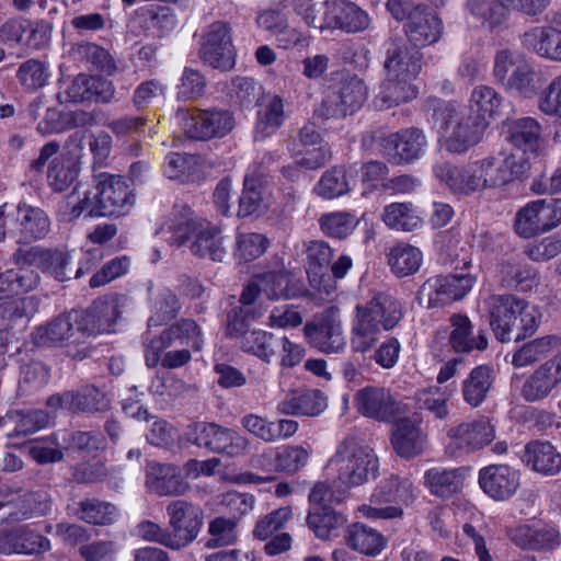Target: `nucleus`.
Listing matches in <instances>:
<instances>
[{
	"mask_svg": "<svg viewBox=\"0 0 561 561\" xmlns=\"http://www.w3.org/2000/svg\"><path fill=\"white\" fill-rule=\"evenodd\" d=\"M490 325L501 342L520 341L537 330L536 317L529 312L528 304L514 295H491L485 300Z\"/></svg>",
	"mask_w": 561,
	"mask_h": 561,
	"instance_id": "nucleus-1",
	"label": "nucleus"
},
{
	"mask_svg": "<svg viewBox=\"0 0 561 561\" xmlns=\"http://www.w3.org/2000/svg\"><path fill=\"white\" fill-rule=\"evenodd\" d=\"M329 467L336 474V488L351 489L375 479L379 460L370 447L360 444L355 437H346L337 445Z\"/></svg>",
	"mask_w": 561,
	"mask_h": 561,
	"instance_id": "nucleus-2",
	"label": "nucleus"
},
{
	"mask_svg": "<svg viewBox=\"0 0 561 561\" xmlns=\"http://www.w3.org/2000/svg\"><path fill=\"white\" fill-rule=\"evenodd\" d=\"M95 192L91 193L92 213L98 216H124L135 204V194L127 181L110 173L94 175Z\"/></svg>",
	"mask_w": 561,
	"mask_h": 561,
	"instance_id": "nucleus-3",
	"label": "nucleus"
},
{
	"mask_svg": "<svg viewBox=\"0 0 561 561\" xmlns=\"http://www.w3.org/2000/svg\"><path fill=\"white\" fill-rule=\"evenodd\" d=\"M176 344L186 345L196 352L202 350V332L194 320L181 319L154 337H149L147 334L144 341L146 365L154 368L160 362V355Z\"/></svg>",
	"mask_w": 561,
	"mask_h": 561,
	"instance_id": "nucleus-4",
	"label": "nucleus"
},
{
	"mask_svg": "<svg viewBox=\"0 0 561 561\" xmlns=\"http://www.w3.org/2000/svg\"><path fill=\"white\" fill-rule=\"evenodd\" d=\"M13 262L16 265L35 266L58 282H66L81 277L90 270L88 266H79L75 273L69 268L70 255L58 249H46L39 245L20 247L13 253Z\"/></svg>",
	"mask_w": 561,
	"mask_h": 561,
	"instance_id": "nucleus-5",
	"label": "nucleus"
},
{
	"mask_svg": "<svg viewBox=\"0 0 561 561\" xmlns=\"http://www.w3.org/2000/svg\"><path fill=\"white\" fill-rule=\"evenodd\" d=\"M367 99V88L356 76L343 78L337 87H330L316 114L323 118H342L362 107Z\"/></svg>",
	"mask_w": 561,
	"mask_h": 561,
	"instance_id": "nucleus-6",
	"label": "nucleus"
},
{
	"mask_svg": "<svg viewBox=\"0 0 561 561\" xmlns=\"http://www.w3.org/2000/svg\"><path fill=\"white\" fill-rule=\"evenodd\" d=\"M199 57L214 69L229 71L236 65L237 51L232 43V30L228 22L215 21L201 37Z\"/></svg>",
	"mask_w": 561,
	"mask_h": 561,
	"instance_id": "nucleus-7",
	"label": "nucleus"
},
{
	"mask_svg": "<svg viewBox=\"0 0 561 561\" xmlns=\"http://www.w3.org/2000/svg\"><path fill=\"white\" fill-rule=\"evenodd\" d=\"M165 513L174 550L186 548L198 537L203 527V510L192 502L178 499L169 502Z\"/></svg>",
	"mask_w": 561,
	"mask_h": 561,
	"instance_id": "nucleus-8",
	"label": "nucleus"
},
{
	"mask_svg": "<svg viewBox=\"0 0 561 561\" xmlns=\"http://www.w3.org/2000/svg\"><path fill=\"white\" fill-rule=\"evenodd\" d=\"M85 133L77 130L65 142V152L48 167L47 180L54 192L61 193L76 182L81 171Z\"/></svg>",
	"mask_w": 561,
	"mask_h": 561,
	"instance_id": "nucleus-9",
	"label": "nucleus"
},
{
	"mask_svg": "<svg viewBox=\"0 0 561 561\" xmlns=\"http://www.w3.org/2000/svg\"><path fill=\"white\" fill-rule=\"evenodd\" d=\"M178 116L182 119L186 136L194 140L221 138L230 133L234 125L231 113L222 110H179Z\"/></svg>",
	"mask_w": 561,
	"mask_h": 561,
	"instance_id": "nucleus-10",
	"label": "nucleus"
},
{
	"mask_svg": "<svg viewBox=\"0 0 561 561\" xmlns=\"http://www.w3.org/2000/svg\"><path fill=\"white\" fill-rule=\"evenodd\" d=\"M561 224V199H538L519 209L515 218V230L524 238L553 229Z\"/></svg>",
	"mask_w": 561,
	"mask_h": 561,
	"instance_id": "nucleus-11",
	"label": "nucleus"
},
{
	"mask_svg": "<svg viewBox=\"0 0 561 561\" xmlns=\"http://www.w3.org/2000/svg\"><path fill=\"white\" fill-rule=\"evenodd\" d=\"M474 280L470 274L436 275L421 286L419 299H426L428 307L445 306L462 299L471 290Z\"/></svg>",
	"mask_w": 561,
	"mask_h": 561,
	"instance_id": "nucleus-12",
	"label": "nucleus"
},
{
	"mask_svg": "<svg viewBox=\"0 0 561 561\" xmlns=\"http://www.w3.org/2000/svg\"><path fill=\"white\" fill-rule=\"evenodd\" d=\"M304 332L308 342L324 353H337L345 345L339 308H327L314 321L306 323Z\"/></svg>",
	"mask_w": 561,
	"mask_h": 561,
	"instance_id": "nucleus-13",
	"label": "nucleus"
},
{
	"mask_svg": "<svg viewBox=\"0 0 561 561\" xmlns=\"http://www.w3.org/2000/svg\"><path fill=\"white\" fill-rule=\"evenodd\" d=\"M50 549V540L28 525L0 528V554L39 556Z\"/></svg>",
	"mask_w": 561,
	"mask_h": 561,
	"instance_id": "nucleus-14",
	"label": "nucleus"
},
{
	"mask_svg": "<svg viewBox=\"0 0 561 561\" xmlns=\"http://www.w3.org/2000/svg\"><path fill=\"white\" fill-rule=\"evenodd\" d=\"M426 144L423 131L411 127L379 138L383 154L394 164L417 159Z\"/></svg>",
	"mask_w": 561,
	"mask_h": 561,
	"instance_id": "nucleus-15",
	"label": "nucleus"
},
{
	"mask_svg": "<svg viewBox=\"0 0 561 561\" xmlns=\"http://www.w3.org/2000/svg\"><path fill=\"white\" fill-rule=\"evenodd\" d=\"M447 436L450 438V454L458 456L483 448L495 438V432L489 421L481 419L449 428Z\"/></svg>",
	"mask_w": 561,
	"mask_h": 561,
	"instance_id": "nucleus-16",
	"label": "nucleus"
},
{
	"mask_svg": "<svg viewBox=\"0 0 561 561\" xmlns=\"http://www.w3.org/2000/svg\"><path fill=\"white\" fill-rule=\"evenodd\" d=\"M482 491L494 501L511 499L520 485V473L508 465H490L479 471Z\"/></svg>",
	"mask_w": 561,
	"mask_h": 561,
	"instance_id": "nucleus-17",
	"label": "nucleus"
},
{
	"mask_svg": "<svg viewBox=\"0 0 561 561\" xmlns=\"http://www.w3.org/2000/svg\"><path fill=\"white\" fill-rule=\"evenodd\" d=\"M403 31L413 48H423L442 38L444 23L436 12L423 4L412 14L411 21L404 23Z\"/></svg>",
	"mask_w": 561,
	"mask_h": 561,
	"instance_id": "nucleus-18",
	"label": "nucleus"
},
{
	"mask_svg": "<svg viewBox=\"0 0 561 561\" xmlns=\"http://www.w3.org/2000/svg\"><path fill=\"white\" fill-rule=\"evenodd\" d=\"M561 385V351L548 359L525 380L522 394L528 402L546 399Z\"/></svg>",
	"mask_w": 561,
	"mask_h": 561,
	"instance_id": "nucleus-19",
	"label": "nucleus"
},
{
	"mask_svg": "<svg viewBox=\"0 0 561 561\" xmlns=\"http://www.w3.org/2000/svg\"><path fill=\"white\" fill-rule=\"evenodd\" d=\"M79 320V332L88 334L110 333L121 314L115 298H99L84 311H76Z\"/></svg>",
	"mask_w": 561,
	"mask_h": 561,
	"instance_id": "nucleus-20",
	"label": "nucleus"
},
{
	"mask_svg": "<svg viewBox=\"0 0 561 561\" xmlns=\"http://www.w3.org/2000/svg\"><path fill=\"white\" fill-rule=\"evenodd\" d=\"M324 4V27L339 28L346 33H358L368 28L370 19L367 12L354 2L336 0Z\"/></svg>",
	"mask_w": 561,
	"mask_h": 561,
	"instance_id": "nucleus-21",
	"label": "nucleus"
},
{
	"mask_svg": "<svg viewBox=\"0 0 561 561\" xmlns=\"http://www.w3.org/2000/svg\"><path fill=\"white\" fill-rule=\"evenodd\" d=\"M78 317L76 311H71L37 327L32 333L33 343L38 347L64 346L79 331Z\"/></svg>",
	"mask_w": 561,
	"mask_h": 561,
	"instance_id": "nucleus-22",
	"label": "nucleus"
},
{
	"mask_svg": "<svg viewBox=\"0 0 561 561\" xmlns=\"http://www.w3.org/2000/svg\"><path fill=\"white\" fill-rule=\"evenodd\" d=\"M423 54L407 45L392 44L386 53L383 68L387 78L414 80L422 69Z\"/></svg>",
	"mask_w": 561,
	"mask_h": 561,
	"instance_id": "nucleus-23",
	"label": "nucleus"
},
{
	"mask_svg": "<svg viewBox=\"0 0 561 561\" xmlns=\"http://www.w3.org/2000/svg\"><path fill=\"white\" fill-rule=\"evenodd\" d=\"M146 485L160 496L182 495L190 485L173 465L150 462L147 466Z\"/></svg>",
	"mask_w": 561,
	"mask_h": 561,
	"instance_id": "nucleus-24",
	"label": "nucleus"
},
{
	"mask_svg": "<svg viewBox=\"0 0 561 561\" xmlns=\"http://www.w3.org/2000/svg\"><path fill=\"white\" fill-rule=\"evenodd\" d=\"M241 425L254 437L265 443L290 438L298 431V422L288 419L270 421L264 416L249 413L241 419Z\"/></svg>",
	"mask_w": 561,
	"mask_h": 561,
	"instance_id": "nucleus-25",
	"label": "nucleus"
},
{
	"mask_svg": "<svg viewBox=\"0 0 561 561\" xmlns=\"http://www.w3.org/2000/svg\"><path fill=\"white\" fill-rule=\"evenodd\" d=\"M402 481L398 477H391L379 485L370 497V504L362 505L360 512L367 517L373 519H391L401 517L403 511L399 506L388 505L381 506L386 503L397 502L399 497V490Z\"/></svg>",
	"mask_w": 561,
	"mask_h": 561,
	"instance_id": "nucleus-26",
	"label": "nucleus"
},
{
	"mask_svg": "<svg viewBox=\"0 0 561 561\" xmlns=\"http://www.w3.org/2000/svg\"><path fill=\"white\" fill-rule=\"evenodd\" d=\"M327 408V397L318 389L291 390L278 402L276 411L284 415L317 416Z\"/></svg>",
	"mask_w": 561,
	"mask_h": 561,
	"instance_id": "nucleus-27",
	"label": "nucleus"
},
{
	"mask_svg": "<svg viewBox=\"0 0 561 561\" xmlns=\"http://www.w3.org/2000/svg\"><path fill=\"white\" fill-rule=\"evenodd\" d=\"M383 328L364 305H357L351 329V346L356 353H366L379 340Z\"/></svg>",
	"mask_w": 561,
	"mask_h": 561,
	"instance_id": "nucleus-28",
	"label": "nucleus"
},
{
	"mask_svg": "<svg viewBox=\"0 0 561 561\" xmlns=\"http://www.w3.org/2000/svg\"><path fill=\"white\" fill-rule=\"evenodd\" d=\"M507 536L516 546L528 550H552L560 545V534L552 526L518 525L508 528Z\"/></svg>",
	"mask_w": 561,
	"mask_h": 561,
	"instance_id": "nucleus-29",
	"label": "nucleus"
},
{
	"mask_svg": "<svg viewBox=\"0 0 561 561\" xmlns=\"http://www.w3.org/2000/svg\"><path fill=\"white\" fill-rule=\"evenodd\" d=\"M355 401L358 411L379 421L389 420L398 411L397 402L383 388L366 387L357 391Z\"/></svg>",
	"mask_w": 561,
	"mask_h": 561,
	"instance_id": "nucleus-30",
	"label": "nucleus"
},
{
	"mask_svg": "<svg viewBox=\"0 0 561 561\" xmlns=\"http://www.w3.org/2000/svg\"><path fill=\"white\" fill-rule=\"evenodd\" d=\"M520 459L526 466L543 476H556L561 471V454L549 442H529Z\"/></svg>",
	"mask_w": 561,
	"mask_h": 561,
	"instance_id": "nucleus-31",
	"label": "nucleus"
},
{
	"mask_svg": "<svg viewBox=\"0 0 561 561\" xmlns=\"http://www.w3.org/2000/svg\"><path fill=\"white\" fill-rule=\"evenodd\" d=\"M485 128L484 123L478 122L473 115L465 112L447 136L445 147L451 153H463L479 142Z\"/></svg>",
	"mask_w": 561,
	"mask_h": 561,
	"instance_id": "nucleus-32",
	"label": "nucleus"
},
{
	"mask_svg": "<svg viewBox=\"0 0 561 561\" xmlns=\"http://www.w3.org/2000/svg\"><path fill=\"white\" fill-rule=\"evenodd\" d=\"M15 220L20 240L24 242L43 239L50 229L47 214L42 208L26 203L18 205Z\"/></svg>",
	"mask_w": 561,
	"mask_h": 561,
	"instance_id": "nucleus-33",
	"label": "nucleus"
},
{
	"mask_svg": "<svg viewBox=\"0 0 561 561\" xmlns=\"http://www.w3.org/2000/svg\"><path fill=\"white\" fill-rule=\"evenodd\" d=\"M425 442V435L414 421L402 419L396 424L391 444L400 457L410 459L419 456L424 449Z\"/></svg>",
	"mask_w": 561,
	"mask_h": 561,
	"instance_id": "nucleus-34",
	"label": "nucleus"
},
{
	"mask_svg": "<svg viewBox=\"0 0 561 561\" xmlns=\"http://www.w3.org/2000/svg\"><path fill=\"white\" fill-rule=\"evenodd\" d=\"M191 252L198 257H209L215 262H222L226 249L222 244L220 230L205 221L191 233Z\"/></svg>",
	"mask_w": 561,
	"mask_h": 561,
	"instance_id": "nucleus-35",
	"label": "nucleus"
},
{
	"mask_svg": "<svg viewBox=\"0 0 561 561\" xmlns=\"http://www.w3.org/2000/svg\"><path fill=\"white\" fill-rule=\"evenodd\" d=\"M2 507L8 508V517L12 522H21L45 515L49 510V502L46 492L30 491L9 502L0 501V508Z\"/></svg>",
	"mask_w": 561,
	"mask_h": 561,
	"instance_id": "nucleus-36",
	"label": "nucleus"
},
{
	"mask_svg": "<svg viewBox=\"0 0 561 561\" xmlns=\"http://www.w3.org/2000/svg\"><path fill=\"white\" fill-rule=\"evenodd\" d=\"M523 44L541 57L561 61V30L534 27L523 35Z\"/></svg>",
	"mask_w": 561,
	"mask_h": 561,
	"instance_id": "nucleus-37",
	"label": "nucleus"
},
{
	"mask_svg": "<svg viewBox=\"0 0 561 561\" xmlns=\"http://www.w3.org/2000/svg\"><path fill=\"white\" fill-rule=\"evenodd\" d=\"M285 121L284 103L280 96L273 95L259 104L254 127V139L264 140L274 135Z\"/></svg>",
	"mask_w": 561,
	"mask_h": 561,
	"instance_id": "nucleus-38",
	"label": "nucleus"
},
{
	"mask_svg": "<svg viewBox=\"0 0 561 561\" xmlns=\"http://www.w3.org/2000/svg\"><path fill=\"white\" fill-rule=\"evenodd\" d=\"M451 331L449 344L457 353H469L473 350L483 351L488 346V340L483 332L478 337L472 336V324L467 316L453 314L450 317Z\"/></svg>",
	"mask_w": 561,
	"mask_h": 561,
	"instance_id": "nucleus-39",
	"label": "nucleus"
},
{
	"mask_svg": "<svg viewBox=\"0 0 561 561\" xmlns=\"http://www.w3.org/2000/svg\"><path fill=\"white\" fill-rule=\"evenodd\" d=\"M494 370L489 365L474 367L462 381L463 400L471 407H479L486 398L494 381Z\"/></svg>",
	"mask_w": 561,
	"mask_h": 561,
	"instance_id": "nucleus-40",
	"label": "nucleus"
},
{
	"mask_svg": "<svg viewBox=\"0 0 561 561\" xmlns=\"http://www.w3.org/2000/svg\"><path fill=\"white\" fill-rule=\"evenodd\" d=\"M72 515L88 524L107 526L115 523L118 510L110 502L88 497L78 502L77 506L72 508Z\"/></svg>",
	"mask_w": 561,
	"mask_h": 561,
	"instance_id": "nucleus-41",
	"label": "nucleus"
},
{
	"mask_svg": "<svg viewBox=\"0 0 561 561\" xmlns=\"http://www.w3.org/2000/svg\"><path fill=\"white\" fill-rule=\"evenodd\" d=\"M257 280L261 282L262 293L271 300L291 299L301 294L298 282L286 271L259 274Z\"/></svg>",
	"mask_w": 561,
	"mask_h": 561,
	"instance_id": "nucleus-42",
	"label": "nucleus"
},
{
	"mask_svg": "<svg viewBox=\"0 0 561 561\" xmlns=\"http://www.w3.org/2000/svg\"><path fill=\"white\" fill-rule=\"evenodd\" d=\"M501 105L502 99L494 89L479 85L471 93L467 113L488 127L489 121L501 114Z\"/></svg>",
	"mask_w": 561,
	"mask_h": 561,
	"instance_id": "nucleus-43",
	"label": "nucleus"
},
{
	"mask_svg": "<svg viewBox=\"0 0 561 561\" xmlns=\"http://www.w3.org/2000/svg\"><path fill=\"white\" fill-rule=\"evenodd\" d=\"M347 543L363 554L376 557L386 548L387 539L376 529L356 523L348 528Z\"/></svg>",
	"mask_w": 561,
	"mask_h": 561,
	"instance_id": "nucleus-44",
	"label": "nucleus"
},
{
	"mask_svg": "<svg viewBox=\"0 0 561 561\" xmlns=\"http://www.w3.org/2000/svg\"><path fill=\"white\" fill-rule=\"evenodd\" d=\"M206 220L195 216L191 207L185 203H175L171 218L172 244L185 245L191 240V233L198 229Z\"/></svg>",
	"mask_w": 561,
	"mask_h": 561,
	"instance_id": "nucleus-45",
	"label": "nucleus"
},
{
	"mask_svg": "<svg viewBox=\"0 0 561 561\" xmlns=\"http://www.w3.org/2000/svg\"><path fill=\"white\" fill-rule=\"evenodd\" d=\"M307 524L318 538L329 539L344 527L346 517L331 506H316L309 508Z\"/></svg>",
	"mask_w": 561,
	"mask_h": 561,
	"instance_id": "nucleus-46",
	"label": "nucleus"
},
{
	"mask_svg": "<svg viewBox=\"0 0 561 561\" xmlns=\"http://www.w3.org/2000/svg\"><path fill=\"white\" fill-rule=\"evenodd\" d=\"M501 285L508 289L529 290L537 284L535 268L520 261H506L500 268Z\"/></svg>",
	"mask_w": 561,
	"mask_h": 561,
	"instance_id": "nucleus-47",
	"label": "nucleus"
},
{
	"mask_svg": "<svg viewBox=\"0 0 561 561\" xmlns=\"http://www.w3.org/2000/svg\"><path fill=\"white\" fill-rule=\"evenodd\" d=\"M422 260L423 254L420 249L408 243H398L388 253L390 270L398 277L415 274L420 270Z\"/></svg>",
	"mask_w": 561,
	"mask_h": 561,
	"instance_id": "nucleus-48",
	"label": "nucleus"
},
{
	"mask_svg": "<svg viewBox=\"0 0 561 561\" xmlns=\"http://www.w3.org/2000/svg\"><path fill=\"white\" fill-rule=\"evenodd\" d=\"M364 306L376 319H379L385 331L392 330L403 317L400 301L385 293L376 294Z\"/></svg>",
	"mask_w": 561,
	"mask_h": 561,
	"instance_id": "nucleus-49",
	"label": "nucleus"
},
{
	"mask_svg": "<svg viewBox=\"0 0 561 561\" xmlns=\"http://www.w3.org/2000/svg\"><path fill=\"white\" fill-rule=\"evenodd\" d=\"M508 140L524 152H535L540 145V125L533 117L515 119L508 125Z\"/></svg>",
	"mask_w": 561,
	"mask_h": 561,
	"instance_id": "nucleus-50",
	"label": "nucleus"
},
{
	"mask_svg": "<svg viewBox=\"0 0 561 561\" xmlns=\"http://www.w3.org/2000/svg\"><path fill=\"white\" fill-rule=\"evenodd\" d=\"M383 222L398 231H414L422 225V219L412 203H391L382 213Z\"/></svg>",
	"mask_w": 561,
	"mask_h": 561,
	"instance_id": "nucleus-51",
	"label": "nucleus"
},
{
	"mask_svg": "<svg viewBox=\"0 0 561 561\" xmlns=\"http://www.w3.org/2000/svg\"><path fill=\"white\" fill-rule=\"evenodd\" d=\"M277 339L262 330L248 331L242 335L241 348L268 363L271 357L279 352L280 345L284 343L283 340Z\"/></svg>",
	"mask_w": 561,
	"mask_h": 561,
	"instance_id": "nucleus-52",
	"label": "nucleus"
},
{
	"mask_svg": "<svg viewBox=\"0 0 561 561\" xmlns=\"http://www.w3.org/2000/svg\"><path fill=\"white\" fill-rule=\"evenodd\" d=\"M226 428L216 423L196 422L188 427L187 440L199 448L218 454Z\"/></svg>",
	"mask_w": 561,
	"mask_h": 561,
	"instance_id": "nucleus-53",
	"label": "nucleus"
},
{
	"mask_svg": "<svg viewBox=\"0 0 561 561\" xmlns=\"http://www.w3.org/2000/svg\"><path fill=\"white\" fill-rule=\"evenodd\" d=\"M546 79L540 71H537L527 60L520 69L511 77L504 87L506 90L515 91L524 98H533L545 84Z\"/></svg>",
	"mask_w": 561,
	"mask_h": 561,
	"instance_id": "nucleus-54",
	"label": "nucleus"
},
{
	"mask_svg": "<svg viewBox=\"0 0 561 561\" xmlns=\"http://www.w3.org/2000/svg\"><path fill=\"white\" fill-rule=\"evenodd\" d=\"M462 474L459 469H432L425 473V482L431 492L440 497H449L462 486Z\"/></svg>",
	"mask_w": 561,
	"mask_h": 561,
	"instance_id": "nucleus-55",
	"label": "nucleus"
},
{
	"mask_svg": "<svg viewBox=\"0 0 561 561\" xmlns=\"http://www.w3.org/2000/svg\"><path fill=\"white\" fill-rule=\"evenodd\" d=\"M331 158L330 148L318 147L307 151L304 157L295 160L294 163L283 167L280 172L286 179L295 181L300 175V169L316 170L322 168L331 161Z\"/></svg>",
	"mask_w": 561,
	"mask_h": 561,
	"instance_id": "nucleus-56",
	"label": "nucleus"
},
{
	"mask_svg": "<svg viewBox=\"0 0 561 561\" xmlns=\"http://www.w3.org/2000/svg\"><path fill=\"white\" fill-rule=\"evenodd\" d=\"M558 341V337L553 335L535 339L534 341L524 344L514 353L512 364L516 368L530 365L546 356Z\"/></svg>",
	"mask_w": 561,
	"mask_h": 561,
	"instance_id": "nucleus-57",
	"label": "nucleus"
},
{
	"mask_svg": "<svg viewBox=\"0 0 561 561\" xmlns=\"http://www.w3.org/2000/svg\"><path fill=\"white\" fill-rule=\"evenodd\" d=\"M350 191V183L344 168L333 167L325 171L314 192L327 199H332L346 194Z\"/></svg>",
	"mask_w": 561,
	"mask_h": 561,
	"instance_id": "nucleus-58",
	"label": "nucleus"
},
{
	"mask_svg": "<svg viewBox=\"0 0 561 561\" xmlns=\"http://www.w3.org/2000/svg\"><path fill=\"white\" fill-rule=\"evenodd\" d=\"M16 79L25 90L36 91L47 84L49 79L48 67L38 59H28L19 66Z\"/></svg>",
	"mask_w": 561,
	"mask_h": 561,
	"instance_id": "nucleus-59",
	"label": "nucleus"
},
{
	"mask_svg": "<svg viewBox=\"0 0 561 561\" xmlns=\"http://www.w3.org/2000/svg\"><path fill=\"white\" fill-rule=\"evenodd\" d=\"M268 244V239L261 233H240L237 237L234 257L240 263L251 262L260 257L266 251Z\"/></svg>",
	"mask_w": 561,
	"mask_h": 561,
	"instance_id": "nucleus-60",
	"label": "nucleus"
},
{
	"mask_svg": "<svg viewBox=\"0 0 561 561\" xmlns=\"http://www.w3.org/2000/svg\"><path fill=\"white\" fill-rule=\"evenodd\" d=\"M76 190L77 187L59 204L58 218L62 222H72L83 213H87L89 217H98L96 214L92 213L93 201L91 192L85 193L83 198H78Z\"/></svg>",
	"mask_w": 561,
	"mask_h": 561,
	"instance_id": "nucleus-61",
	"label": "nucleus"
},
{
	"mask_svg": "<svg viewBox=\"0 0 561 561\" xmlns=\"http://www.w3.org/2000/svg\"><path fill=\"white\" fill-rule=\"evenodd\" d=\"M413 80L387 78L381 85V96L388 106L407 103L416 98L417 89L412 83Z\"/></svg>",
	"mask_w": 561,
	"mask_h": 561,
	"instance_id": "nucleus-62",
	"label": "nucleus"
},
{
	"mask_svg": "<svg viewBox=\"0 0 561 561\" xmlns=\"http://www.w3.org/2000/svg\"><path fill=\"white\" fill-rule=\"evenodd\" d=\"M261 180L255 175H245L243 191L239 199V217H248L262 209Z\"/></svg>",
	"mask_w": 561,
	"mask_h": 561,
	"instance_id": "nucleus-63",
	"label": "nucleus"
},
{
	"mask_svg": "<svg viewBox=\"0 0 561 561\" xmlns=\"http://www.w3.org/2000/svg\"><path fill=\"white\" fill-rule=\"evenodd\" d=\"M210 538L206 541L207 548H217L232 545L237 540V520L222 516L215 517L208 526Z\"/></svg>",
	"mask_w": 561,
	"mask_h": 561,
	"instance_id": "nucleus-64",
	"label": "nucleus"
}]
</instances>
